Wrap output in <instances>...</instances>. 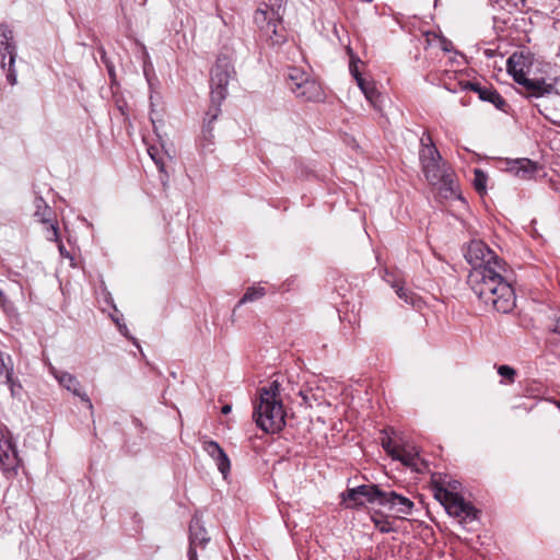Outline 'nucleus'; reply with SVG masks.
<instances>
[{
    "label": "nucleus",
    "mask_w": 560,
    "mask_h": 560,
    "mask_svg": "<svg viewBox=\"0 0 560 560\" xmlns=\"http://www.w3.org/2000/svg\"><path fill=\"white\" fill-rule=\"evenodd\" d=\"M279 387H280L279 383L277 381H273V382H271V384L268 387H262L259 390V395L268 393L269 395L272 396V400H279L278 399V396L280 393Z\"/></svg>",
    "instance_id": "cd10ccee"
},
{
    "label": "nucleus",
    "mask_w": 560,
    "mask_h": 560,
    "mask_svg": "<svg viewBox=\"0 0 560 560\" xmlns=\"http://www.w3.org/2000/svg\"><path fill=\"white\" fill-rule=\"evenodd\" d=\"M50 373L55 376L58 383L73 395L78 396L90 410H93V404L85 392L81 390V384L77 377L68 372L58 371L56 368H50Z\"/></svg>",
    "instance_id": "1a4fd4ad"
},
{
    "label": "nucleus",
    "mask_w": 560,
    "mask_h": 560,
    "mask_svg": "<svg viewBox=\"0 0 560 560\" xmlns=\"http://www.w3.org/2000/svg\"><path fill=\"white\" fill-rule=\"evenodd\" d=\"M299 395L302 397L303 404L307 407H312V398L314 395H311L307 390H300Z\"/></svg>",
    "instance_id": "72a5a7b5"
},
{
    "label": "nucleus",
    "mask_w": 560,
    "mask_h": 560,
    "mask_svg": "<svg viewBox=\"0 0 560 560\" xmlns=\"http://www.w3.org/2000/svg\"><path fill=\"white\" fill-rule=\"evenodd\" d=\"M189 530V548L196 549L198 546L203 547L209 541V537L206 529L201 525V520L199 516L195 515L192 517Z\"/></svg>",
    "instance_id": "dca6fc26"
},
{
    "label": "nucleus",
    "mask_w": 560,
    "mask_h": 560,
    "mask_svg": "<svg viewBox=\"0 0 560 560\" xmlns=\"http://www.w3.org/2000/svg\"><path fill=\"white\" fill-rule=\"evenodd\" d=\"M266 294L265 288L262 287H250L247 289L243 298L238 301V305L247 302L256 301Z\"/></svg>",
    "instance_id": "4be33fe9"
},
{
    "label": "nucleus",
    "mask_w": 560,
    "mask_h": 560,
    "mask_svg": "<svg viewBox=\"0 0 560 560\" xmlns=\"http://www.w3.org/2000/svg\"><path fill=\"white\" fill-rule=\"evenodd\" d=\"M253 416L257 425L267 433L279 432L285 423L281 400H272V396L268 393L259 395Z\"/></svg>",
    "instance_id": "20e7f679"
},
{
    "label": "nucleus",
    "mask_w": 560,
    "mask_h": 560,
    "mask_svg": "<svg viewBox=\"0 0 560 560\" xmlns=\"http://www.w3.org/2000/svg\"><path fill=\"white\" fill-rule=\"evenodd\" d=\"M231 78V65L226 58H219L211 70L210 79V96L211 107L207 113L208 122L205 132H211L210 125L217 119L220 112L221 102L225 98L228 93V84Z\"/></svg>",
    "instance_id": "7ed1b4c3"
},
{
    "label": "nucleus",
    "mask_w": 560,
    "mask_h": 560,
    "mask_svg": "<svg viewBox=\"0 0 560 560\" xmlns=\"http://www.w3.org/2000/svg\"><path fill=\"white\" fill-rule=\"evenodd\" d=\"M13 372V360L11 355L0 351V381H11Z\"/></svg>",
    "instance_id": "aec40b11"
},
{
    "label": "nucleus",
    "mask_w": 560,
    "mask_h": 560,
    "mask_svg": "<svg viewBox=\"0 0 560 560\" xmlns=\"http://www.w3.org/2000/svg\"><path fill=\"white\" fill-rule=\"evenodd\" d=\"M372 521L375 527L382 533H389L393 530L390 522L378 513L372 515Z\"/></svg>",
    "instance_id": "5701e85b"
},
{
    "label": "nucleus",
    "mask_w": 560,
    "mask_h": 560,
    "mask_svg": "<svg viewBox=\"0 0 560 560\" xmlns=\"http://www.w3.org/2000/svg\"><path fill=\"white\" fill-rule=\"evenodd\" d=\"M365 98L373 105H376V101L378 98V92L375 88L374 82L366 81L365 79H360L357 83Z\"/></svg>",
    "instance_id": "412c9836"
},
{
    "label": "nucleus",
    "mask_w": 560,
    "mask_h": 560,
    "mask_svg": "<svg viewBox=\"0 0 560 560\" xmlns=\"http://www.w3.org/2000/svg\"><path fill=\"white\" fill-rule=\"evenodd\" d=\"M525 97H545L552 94L559 95L556 82H548L544 78H534L525 81Z\"/></svg>",
    "instance_id": "9d476101"
},
{
    "label": "nucleus",
    "mask_w": 560,
    "mask_h": 560,
    "mask_svg": "<svg viewBox=\"0 0 560 560\" xmlns=\"http://www.w3.org/2000/svg\"><path fill=\"white\" fill-rule=\"evenodd\" d=\"M45 224H47L46 238L48 241L59 242L57 224L54 223L51 219L50 222H46Z\"/></svg>",
    "instance_id": "bb28decb"
},
{
    "label": "nucleus",
    "mask_w": 560,
    "mask_h": 560,
    "mask_svg": "<svg viewBox=\"0 0 560 560\" xmlns=\"http://www.w3.org/2000/svg\"><path fill=\"white\" fill-rule=\"evenodd\" d=\"M126 330H127L126 326L120 327V331L127 336Z\"/></svg>",
    "instance_id": "37998d69"
},
{
    "label": "nucleus",
    "mask_w": 560,
    "mask_h": 560,
    "mask_svg": "<svg viewBox=\"0 0 560 560\" xmlns=\"http://www.w3.org/2000/svg\"><path fill=\"white\" fill-rule=\"evenodd\" d=\"M15 58L11 56L7 62V67L3 68L7 70V80L11 85L16 84V71H15Z\"/></svg>",
    "instance_id": "b1692460"
},
{
    "label": "nucleus",
    "mask_w": 560,
    "mask_h": 560,
    "mask_svg": "<svg viewBox=\"0 0 560 560\" xmlns=\"http://www.w3.org/2000/svg\"><path fill=\"white\" fill-rule=\"evenodd\" d=\"M188 559L189 560H198L197 550L195 548L188 549Z\"/></svg>",
    "instance_id": "4c0bfd02"
},
{
    "label": "nucleus",
    "mask_w": 560,
    "mask_h": 560,
    "mask_svg": "<svg viewBox=\"0 0 560 560\" xmlns=\"http://www.w3.org/2000/svg\"><path fill=\"white\" fill-rule=\"evenodd\" d=\"M433 492L434 498L445 508L448 515L459 518L462 525L466 526L477 520L478 510L459 494L442 486H435Z\"/></svg>",
    "instance_id": "39448f33"
},
{
    "label": "nucleus",
    "mask_w": 560,
    "mask_h": 560,
    "mask_svg": "<svg viewBox=\"0 0 560 560\" xmlns=\"http://www.w3.org/2000/svg\"><path fill=\"white\" fill-rule=\"evenodd\" d=\"M421 144L420 161L427 180L432 185H439L441 189L453 195L455 192L453 174L445 163H441L440 152L432 143L431 137L424 135L421 138Z\"/></svg>",
    "instance_id": "f03ea898"
},
{
    "label": "nucleus",
    "mask_w": 560,
    "mask_h": 560,
    "mask_svg": "<svg viewBox=\"0 0 560 560\" xmlns=\"http://www.w3.org/2000/svg\"><path fill=\"white\" fill-rule=\"evenodd\" d=\"M383 505H387L389 509L404 515L410 514L413 509V502L411 500L394 491L385 493Z\"/></svg>",
    "instance_id": "4468645a"
},
{
    "label": "nucleus",
    "mask_w": 560,
    "mask_h": 560,
    "mask_svg": "<svg viewBox=\"0 0 560 560\" xmlns=\"http://www.w3.org/2000/svg\"><path fill=\"white\" fill-rule=\"evenodd\" d=\"M498 373L500 376L508 380L509 383H514L515 376H516V371L513 368H511L509 365H500L498 368Z\"/></svg>",
    "instance_id": "393cba45"
},
{
    "label": "nucleus",
    "mask_w": 560,
    "mask_h": 560,
    "mask_svg": "<svg viewBox=\"0 0 560 560\" xmlns=\"http://www.w3.org/2000/svg\"><path fill=\"white\" fill-rule=\"evenodd\" d=\"M396 293L400 299H404L406 302H409L408 295L402 287H396Z\"/></svg>",
    "instance_id": "f704fd0d"
},
{
    "label": "nucleus",
    "mask_w": 560,
    "mask_h": 560,
    "mask_svg": "<svg viewBox=\"0 0 560 560\" xmlns=\"http://www.w3.org/2000/svg\"><path fill=\"white\" fill-rule=\"evenodd\" d=\"M359 62H361V60L358 57L351 56L349 70L352 77L355 79L357 83L359 82L360 79H363L358 68Z\"/></svg>",
    "instance_id": "c85d7f7f"
},
{
    "label": "nucleus",
    "mask_w": 560,
    "mask_h": 560,
    "mask_svg": "<svg viewBox=\"0 0 560 560\" xmlns=\"http://www.w3.org/2000/svg\"><path fill=\"white\" fill-rule=\"evenodd\" d=\"M523 2H525V0H522Z\"/></svg>",
    "instance_id": "a18cd8bd"
},
{
    "label": "nucleus",
    "mask_w": 560,
    "mask_h": 560,
    "mask_svg": "<svg viewBox=\"0 0 560 560\" xmlns=\"http://www.w3.org/2000/svg\"><path fill=\"white\" fill-rule=\"evenodd\" d=\"M508 70L509 72L512 74L513 71H518L520 69H517L513 62V58H509L508 59Z\"/></svg>",
    "instance_id": "e433bc0d"
},
{
    "label": "nucleus",
    "mask_w": 560,
    "mask_h": 560,
    "mask_svg": "<svg viewBox=\"0 0 560 560\" xmlns=\"http://www.w3.org/2000/svg\"><path fill=\"white\" fill-rule=\"evenodd\" d=\"M466 89L478 94L479 98L493 104L497 108L503 109L506 105L505 100L492 88L481 86L479 83L468 82Z\"/></svg>",
    "instance_id": "ddd939ff"
},
{
    "label": "nucleus",
    "mask_w": 560,
    "mask_h": 560,
    "mask_svg": "<svg viewBox=\"0 0 560 560\" xmlns=\"http://www.w3.org/2000/svg\"><path fill=\"white\" fill-rule=\"evenodd\" d=\"M0 453L2 455L3 464L0 463V468L4 471L13 470L15 469L19 464V454L15 445L13 443H10V448L7 450L4 447L0 448Z\"/></svg>",
    "instance_id": "a211bd4d"
},
{
    "label": "nucleus",
    "mask_w": 560,
    "mask_h": 560,
    "mask_svg": "<svg viewBox=\"0 0 560 560\" xmlns=\"http://www.w3.org/2000/svg\"><path fill=\"white\" fill-rule=\"evenodd\" d=\"M450 486H451V488H452L453 490H456V489H457V481H454V482H453V483H451Z\"/></svg>",
    "instance_id": "79ce46f5"
},
{
    "label": "nucleus",
    "mask_w": 560,
    "mask_h": 560,
    "mask_svg": "<svg viewBox=\"0 0 560 560\" xmlns=\"http://www.w3.org/2000/svg\"><path fill=\"white\" fill-rule=\"evenodd\" d=\"M255 21L260 26L262 35L271 45H281L285 42V36L278 26V22L269 16L268 11L257 10Z\"/></svg>",
    "instance_id": "0eeeda50"
},
{
    "label": "nucleus",
    "mask_w": 560,
    "mask_h": 560,
    "mask_svg": "<svg viewBox=\"0 0 560 560\" xmlns=\"http://www.w3.org/2000/svg\"><path fill=\"white\" fill-rule=\"evenodd\" d=\"M231 410H232L231 405H224V406L222 407V409H221L222 413H224V415L230 413V412H231Z\"/></svg>",
    "instance_id": "ea45409f"
},
{
    "label": "nucleus",
    "mask_w": 560,
    "mask_h": 560,
    "mask_svg": "<svg viewBox=\"0 0 560 560\" xmlns=\"http://www.w3.org/2000/svg\"><path fill=\"white\" fill-rule=\"evenodd\" d=\"M59 250H60V254L63 255V252H65V246L62 245V243L59 241Z\"/></svg>",
    "instance_id": "a19ab883"
},
{
    "label": "nucleus",
    "mask_w": 560,
    "mask_h": 560,
    "mask_svg": "<svg viewBox=\"0 0 560 560\" xmlns=\"http://www.w3.org/2000/svg\"><path fill=\"white\" fill-rule=\"evenodd\" d=\"M0 55L2 57L1 67H7L5 58L7 56L11 58L16 57V47L13 40V31L9 27V25L2 23L0 24Z\"/></svg>",
    "instance_id": "f8f14e48"
},
{
    "label": "nucleus",
    "mask_w": 560,
    "mask_h": 560,
    "mask_svg": "<svg viewBox=\"0 0 560 560\" xmlns=\"http://www.w3.org/2000/svg\"><path fill=\"white\" fill-rule=\"evenodd\" d=\"M287 84L289 90L301 100L318 102L324 98L320 84L300 68L288 69Z\"/></svg>",
    "instance_id": "423d86ee"
},
{
    "label": "nucleus",
    "mask_w": 560,
    "mask_h": 560,
    "mask_svg": "<svg viewBox=\"0 0 560 560\" xmlns=\"http://www.w3.org/2000/svg\"><path fill=\"white\" fill-rule=\"evenodd\" d=\"M486 184H487V176L485 175V173L480 170H475V179H474L475 188L481 192L486 189Z\"/></svg>",
    "instance_id": "a878e982"
},
{
    "label": "nucleus",
    "mask_w": 560,
    "mask_h": 560,
    "mask_svg": "<svg viewBox=\"0 0 560 560\" xmlns=\"http://www.w3.org/2000/svg\"><path fill=\"white\" fill-rule=\"evenodd\" d=\"M2 383L9 386V389L13 397L19 394L21 385L16 380H14L13 375L11 376V381H3Z\"/></svg>",
    "instance_id": "7c9ffc66"
},
{
    "label": "nucleus",
    "mask_w": 560,
    "mask_h": 560,
    "mask_svg": "<svg viewBox=\"0 0 560 560\" xmlns=\"http://www.w3.org/2000/svg\"><path fill=\"white\" fill-rule=\"evenodd\" d=\"M553 332L556 334H559L560 335V316L557 318L556 320V324H555V327H553Z\"/></svg>",
    "instance_id": "58836bf2"
},
{
    "label": "nucleus",
    "mask_w": 560,
    "mask_h": 560,
    "mask_svg": "<svg viewBox=\"0 0 560 560\" xmlns=\"http://www.w3.org/2000/svg\"><path fill=\"white\" fill-rule=\"evenodd\" d=\"M509 171L521 178H529L537 171V165L529 159H518L510 163Z\"/></svg>",
    "instance_id": "f3484780"
},
{
    "label": "nucleus",
    "mask_w": 560,
    "mask_h": 560,
    "mask_svg": "<svg viewBox=\"0 0 560 560\" xmlns=\"http://www.w3.org/2000/svg\"><path fill=\"white\" fill-rule=\"evenodd\" d=\"M385 491L381 490L376 485H361L355 488L349 489L347 499L353 501L357 505H362L363 498L370 502L383 505Z\"/></svg>",
    "instance_id": "6e6552de"
},
{
    "label": "nucleus",
    "mask_w": 560,
    "mask_h": 560,
    "mask_svg": "<svg viewBox=\"0 0 560 560\" xmlns=\"http://www.w3.org/2000/svg\"><path fill=\"white\" fill-rule=\"evenodd\" d=\"M2 294V292L0 291V295Z\"/></svg>",
    "instance_id": "c03bdc74"
},
{
    "label": "nucleus",
    "mask_w": 560,
    "mask_h": 560,
    "mask_svg": "<svg viewBox=\"0 0 560 560\" xmlns=\"http://www.w3.org/2000/svg\"><path fill=\"white\" fill-rule=\"evenodd\" d=\"M512 77H513L514 81L517 84L522 85L523 88H525V81H529V78H527L525 75V73L522 69H520L518 71H513Z\"/></svg>",
    "instance_id": "2f4dec72"
},
{
    "label": "nucleus",
    "mask_w": 560,
    "mask_h": 560,
    "mask_svg": "<svg viewBox=\"0 0 560 560\" xmlns=\"http://www.w3.org/2000/svg\"><path fill=\"white\" fill-rule=\"evenodd\" d=\"M382 446L384 447V450L392 456L394 457L395 454L397 453L399 446H393L392 445V440L388 438L386 440H383L382 441Z\"/></svg>",
    "instance_id": "473e14b6"
},
{
    "label": "nucleus",
    "mask_w": 560,
    "mask_h": 560,
    "mask_svg": "<svg viewBox=\"0 0 560 560\" xmlns=\"http://www.w3.org/2000/svg\"><path fill=\"white\" fill-rule=\"evenodd\" d=\"M465 257L472 266L468 283L479 300L499 313L513 311L515 293L504 277L503 261L481 241L470 242Z\"/></svg>",
    "instance_id": "f257e3e1"
},
{
    "label": "nucleus",
    "mask_w": 560,
    "mask_h": 560,
    "mask_svg": "<svg viewBox=\"0 0 560 560\" xmlns=\"http://www.w3.org/2000/svg\"><path fill=\"white\" fill-rule=\"evenodd\" d=\"M202 447L203 451L215 462L219 471L225 479L231 468V463L226 453L214 441H206Z\"/></svg>",
    "instance_id": "9b49d317"
},
{
    "label": "nucleus",
    "mask_w": 560,
    "mask_h": 560,
    "mask_svg": "<svg viewBox=\"0 0 560 560\" xmlns=\"http://www.w3.org/2000/svg\"><path fill=\"white\" fill-rule=\"evenodd\" d=\"M148 153L149 155L151 156V159L154 161V163L156 164V166L159 167V170L161 172L164 171V162L163 160L160 158V154H159V150L155 149L154 147H150L148 149Z\"/></svg>",
    "instance_id": "c756f323"
},
{
    "label": "nucleus",
    "mask_w": 560,
    "mask_h": 560,
    "mask_svg": "<svg viewBox=\"0 0 560 560\" xmlns=\"http://www.w3.org/2000/svg\"><path fill=\"white\" fill-rule=\"evenodd\" d=\"M34 207V217H36L42 223L50 222L52 211L43 197H35Z\"/></svg>",
    "instance_id": "6ab92c4d"
},
{
    "label": "nucleus",
    "mask_w": 560,
    "mask_h": 560,
    "mask_svg": "<svg viewBox=\"0 0 560 560\" xmlns=\"http://www.w3.org/2000/svg\"><path fill=\"white\" fill-rule=\"evenodd\" d=\"M394 459L401 462L405 466L412 468L416 471H422V460L416 447L404 446L399 447Z\"/></svg>",
    "instance_id": "2eb2a0df"
},
{
    "label": "nucleus",
    "mask_w": 560,
    "mask_h": 560,
    "mask_svg": "<svg viewBox=\"0 0 560 560\" xmlns=\"http://www.w3.org/2000/svg\"><path fill=\"white\" fill-rule=\"evenodd\" d=\"M452 46H453V45H452V43H451L450 40H447V39H445V38H443V39L441 40V47H442V49H443L444 51H447V52H448V51H451Z\"/></svg>",
    "instance_id": "c9c22d12"
}]
</instances>
